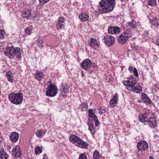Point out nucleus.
<instances>
[{"label": "nucleus", "mask_w": 159, "mask_h": 159, "mask_svg": "<svg viewBox=\"0 0 159 159\" xmlns=\"http://www.w3.org/2000/svg\"><path fill=\"white\" fill-rule=\"evenodd\" d=\"M99 10L102 13L111 11L115 6V0H102L100 2Z\"/></svg>", "instance_id": "obj_1"}, {"label": "nucleus", "mask_w": 159, "mask_h": 159, "mask_svg": "<svg viewBox=\"0 0 159 159\" xmlns=\"http://www.w3.org/2000/svg\"><path fill=\"white\" fill-rule=\"evenodd\" d=\"M4 53L6 56L8 57L10 59L14 58L15 55H16L17 58L19 60L21 59L22 58L21 49L18 47L15 48L13 46L7 47L6 48Z\"/></svg>", "instance_id": "obj_2"}, {"label": "nucleus", "mask_w": 159, "mask_h": 159, "mask_svg": "<svg viewBox=\"0 0 159 159\" xmlns=\"http://www.w3.org/2000/svg\"><path fill=\"white\" fill-rule=\"evenodd\" d=\"M70 141L77 146L83 148H87L88 146V144L84 141L78 136L75 135H71L70 137Z\"/></svg>", "instance_id": "obj_3"}, {"label": "nucleus", "mask_w": 159, "mask_h": 159, "mask_svg": "<svg viewBox=\"0 0 159 159\" xmlns=\"http://www.w3.org/2000/svg\"><path fill=\"white\" fill-rule=\"evenodd\" d=\"M8 98L11 103L16 105H19L22 102L23 94L20 93H11L9 95Z\"/></svg>", "instance_id": "obj_4"}, {"label": "nucleus", "mask_w": 159, "mask_h": 159, "mask_svg": "<svg viewBox=\"0 0 159 159\" xmlns=\"http://www.w3.org/2000/svg\"><path fill=\"white\" fill-rule=\"evenodd\" d=\"M58 92L57 86L51 84L48 87L46 91V95L48 97H53L56 95Z\"/></svg>", "instance_id": "obj_5"}, {"label": "nucleus", "mask_w": 159, "mask_h": 159, "mask_svg": "<svg viewBox=\"0 0 159 159\" xmlns=\"http://www.w3.org/2000/svg\"><path fill=\"white\" fill-rule=\"evenodd\" d=\"M104 42L107 45L110 46L114 43L115 40L114 38L111 35L106 34L103 39Z\"/></svg>", "instance_id": "obj_6"}, {"label": "nucleus", "mask_w": 159, "mask_h": 159, "mask_svg": "<svg viewBox=\"0 0 159 159\" xmlns=\"http://www.w3.org/2000/svg\"><path fill=\"white\" fill-rule=\"evenodd\" d=\"M137 148L139 151H146L148 148V144L146 141L144 140L141 141L138 143Z\"/></svg>", "instance_id": "obj_7"}, {"label": "nucleus", "mask_w": 159, "mask_h": 159, "mask_svg": "<svg viewBox=\"0 0 159 159\" xmlns=\"http://www.w3.org/2000/svg\"><path fill=\"white\" fill-rule=\"evenodd\" d=\"M137 83L136 80L134 79L131 78L126 81H125L123 83L124 84L127 86V88L129 90L132 89L133 87Z\"/></svg>", "instance_id": "obj_8"}, {"label": "nucleus", "mask_w": 159, "mask_h": 159, "mask_svg": "<svg viewBox=\"0 0 159 159\" xmlns=\"http://www.w3.org/2000/svg\"><path fill=\"white\" fill-rule=\"evenodd\" d=\"M92 64V61L89 59H86L83 61L81 65L83 69L87 70L90 68Z\"/></svg>", "instance_id": "obj_9"}, {"label": "nucleus", "mask_w": 159, "mask_h": 159, "mask_svg": "<svg viewBox=\"0 0 159 159\" xmlns=\"http://www.w3.org/2000/svg\"><path fill=\"white\" fill-rule=\"evenodd\" d=\"M12 154L13 157H20L22 155V153L20 147L16 146L13 148L12 151Z\"/></svg>", "instance_id": "obj_10"}, {"label": "nucleus", "mask_w": 159, "mask_h": 159, "mask_svg": "<svg viewBox=\"0 0 159 159\" xmlns=\"http://www.w3.org/2000/svg\"><path fill=\"white\" fill-rule=\"evenodd\" d=\"M152 114L149 112H146L143 114L140 115L139 118L140 121L142 122H144L148 120V118Z\"/></svg>", "instance_id": "obj_11"}, {"label": "nucleus", "mask_w": 159, "mask_h": 159, "mask_svg": "<svg viewBox=\"0 0 159 159\" xmlns=\"http://www.w3.org/2000/svg\"><path fill=\"white\" fill-rule=\"evenodd\" d=\"M89 42V46L92 47L93 49L96 50L99 46V44L95 38H91Z\"/></svg>", "instance_id": "obj_12"}, {"label": "nucleus", "mask_w": 159, "mask_h": 159, "mask_svg": "<svg viewBox=\"0 0 159 159\" xmlns=\"http://www.w3.org/2000/svg\"><path fill=\"white\" fill-rule=\"evenodd\" d=\"M118 95L116 93H115L113 98L111 100L110 102L109 105L112 108L116 106L118 101Z\"/></svg>", "instance_id": "obj_13"}, {"label": "nucleus", "mask_w": 159, "mask_h": 159, "mask_svg": "<svg viewBox=\"0 0 159 159\" xmlns=\"http://www.w3.org/2000/svg\"><path fill=\"white\" fill-rule=\"evenodd\" d=\"M120 29L118 27H110L108 30V31L109 33L111 34H118L120 33Z\"/></svg>", "instance_id": "obj_14"}, {"label": "nucleus", "mask_w": 159, "mask_h": 159, "mask_svg": "<svg viewBox=\"0 0 159 159\" xmlns=\"http://www.w3.org/2000/svg\"><path fill=\"white\" fill-rule=\"evenodd\" d=\"M148 125L149 127L152 128H154L157 125L156 119L151 117L148 120Z\"/></svg>", "instance_id": "obj_15"}, {"label": "nucleus", "mask_w": 159, "mask_h": 159, "mask_svg": "<svg viewBox=\"0 0 159 159\" xmlns=\"http://www.w3.org/2000/svg\"><path fill=\"white\" fill-rule=\"evenodd\" d=\"M10 138L13 142H16L19 139V134L16 132H12L10 135Z\"/></svg>", "instance_id": "obj_16"}, {"label": "nucleus", "mask_w": 159, "mask_h": 159, "mask_svg": "<svg viewBox=\"0 0 159 159\" xmlns=\"http://www.w3.org/2000/svg\"><path fill=\"white\" fill-rule=\"evenodd\" d=\"M60 90L61 91L63 96H65V95L63 93H67L69 92L68 87L66 84L64 85L62 84L60 88Z\"/></svg>", "instance_id": "obj_17"}, {"label": "nucleus", "mask_w": 159, "mask_h": 159, "mask_svg": "<svg viewBox=\"0 0 159 159\" xmlns=\"http://www.w3.org/2000/svg\"><path fill=\"white\" fill-rule=\"evenodd\" d=\"M79 18L81 21H86L89 20V16L85 13H81L79 14Z\"/></svg>", "instance_id": "obj_18"}, {"label": "nucleus", "mask_w": 159, "mask_h": 159, "mask_svg": "<svg viewBox=\"0 0 159 159\" xmlns=\"http://www.w3.org/2000/svg\"><path fill=\"white\" fill-rule=\"evenodd\" d=\"M142 100L146 104H149L151 103V100L147 95L143 93L141 95Z\"/></svg>", "instance_id": "obj_19"}, {"label": "nucleus", "mask_w": 159, "mask_h": 159, "mask_svg": "<svg viewBox=\"0 0 159 159\" xmlns=\"http://www.w3.org/2000/svg\"><path fill=\"white\" fill-rule=\"evenodd\" d=\"M1 159H8V155L4 151L3 148L0 150Z\"/></svg>", "instance_id": "obj_20"}, {"label": "nucleus", "mask_w": 159, "mask_h": 159, "mask_svg": "<svg viewBox=\"0 0 159 159\" xmlns=\"http://www.w3.org/2000/svg\"><path fill=\"white\" fill-rule=\"evenodd\" d=\"M22 16L24 18L28 19L31 15V11L27 9L22 12Z\"/></svg>", "instance_id": "obj_21"}, {"label": "nucleus", "mask_w": 159, "mask_h": 159, "mask_svg": "<svg viewBox=\"0 0 159 159\" xmlns=\"http://www.w3.org/2000/svg\"><path fill=\"white\" fill-rule=\"evenodd\" d=\"M124 35L122 33L120 35L118 38V41L120 43L122 44L125 43L128 39L124 36Z\"/></svg>", "instance_id": "obj_22"}, {"label": "nucleus", "mask_w": 159, "mask_h": 159, "mask_svg": "<svg viewBox=\"0 0 159 159\" xmlns=\"http://www.w3.org/2000/svg\"><path fill=\"white\" fill-rule=\"evenodd\" d=\"M44 76L43 73L37 71L35 74V78L38 80L40 81L42 80Z\"/></svg>", "instance_id": "obj_23"}, {"label": "nucleus", "mask_w": 159, "mask_h": 159, "mask_svg": "<svg viewBox=\"0 0 159 159\" xmlns=\"http://www.w3.org/2000/svg\"><path fill=\"white\" fill-rule=\"evenodd\" d=\"M46 131V130L44 129H41L38 130L36 133V135L38 137H42L45 134Z\"/></svg>", "instance_id": "obj_24"}, {"label": "nucleus", "mask_w": 159, "mask_h": 159, "mask_svg": "<svg viewBox=\"0 0 159 159\" xmlns=\"http://www.w3.org/2000/svg\"><path fill=\"white\" fill-rule=\"evenodd\" d=\"M133 88L132 89H131L130 90L137 93L140 92L142 90V87L140 86L138 84H136Z\"/></svg>", "instance_id": "obj_25"}, {"label": "nucleus", "mask_w": 159, "mask_h": 159, "mask_svg": "<svg viewBox=\"0 0 159 159\" xmlns=\"http://www.w3.org/2000/svg\"><path fill=\"white\" fill-rule=\"evenodd\" d=\"M150 23L152 25L156 27H159V19L156 18L151 20Z\"/></svg>", "instance_id": "obj_26"}, {"label": "nucleus", "mask_w": 159, "mask_h": 159, "mask_svg": "<svg viewBox=\"0 0 159 159\" xmlns=\"http://www.w3.org/2000/svg\"><path fill=\"white\" fill-rule=\"evenodd\" d=\"M89 129L92 134H94L96 132V129L94 127V124L93 123H91L89 124Z\"/></svg>", "instance_id": "obj_27"}, {"label": "nucleus", "mask_w": 159, "mask_h": 159, "mask_svg": "<svg viewBox=\"0 0 159 159\" xmlns=\"http://www.w3.org/2000/svg\"><path fill=\"white\" fill-rule=\"evenodd\" d=\"M6 76L8 81L11 82L13 80V75L12 73L10 71L7 73Z\"/></svg>", "instance_id": "obj_28"}, {"label": "nucleus", "mask_w": 159, "mask_h": 159, "mask_svg": "<svg viewBox=\"0 0 159 159\" xmlns=\"http://www.w3.org/2000/svg\"><path fill=\"white\" fill-rule=\"evenodd\" d=\"M89 114L88 116L89 117L92 118L93 120L97 119V117L96 116L95 114L93 112L92 109H89L88 110Z\"/></svg>", "instance_id": "obj_29"}, {"label": "nucleus", "mask_w": 159, "mask_h": 159, "mask_svg": "<svg viewBox=\"0 0 159 159\" xmlns=\"http://www.w3.org/2000/svg\"><path fill=\"white\" fill-rule=\"evenodd\" d=\"M123 34H125L124 36H125L128 39L129 37H131L132 35V33L129 30H125Z\"/></svg>", "instance_id": "obj_30"}, {"label": "nucleus", "mask_w": 159, "mask_h": 159, "mask_svg": "<svg viewBox=\"0 0 159 159\" xmlns=\"http://www.w3.org/2000/svg\"><path fill=\"white\" fill-rule=\"evenodd\" d=\"M32 28L31 26L26 28L25 30V35H30L32 33Z\"/></svg>", "instance_id": "obj_31"}, {"label": "nucleus", "mask_w": 159, "mask_h": 159, "mask_svg": "<svg viewBox=\"0 0 159 159\" xmlns=\"http://www.w3.org/2000/svg\"><path fill=\"white\" fill-rule=\"evenodd\" d=\"M65 23L57 22L56 24V28L57 30L61 29L64 28Z\"/></svg>", "instance_id": "obj_32"}, {"label": "nucleus", "mask_w": 159, "mask_h": 159, "mask_svg": "<svg viewBox=\"0 0 159 159\" xmlns=\"http://www.w3.org/2000/svg\"><path fill=\"white\" fill-rule=\"evenodd\" d=\"M93 157L94 159H99L100 157V155L98 151H94L93 154Z\"/></svg>", "instance_id": "obj_33"}, {"label": "nucleus", "mask_w": 159, "mask_h": 159, "mask_svg": "<svg viewBox=\"0 0 159 159\" xmlns=\"http://www.w3.org/2000/svg\"><path fill=\"white\" fill-rule=\"evenodd\" d=\"M80 107L82 111L86 110L87 109L88 104L85 103H82L80 105Z\"/></svg>", "instance_id": "obj_34"}, {"label": "nucleus", "mask_w": 159, "mask_h": 159, "mask_svg": "<svg viewBox=\"0 0 159 159\" xmlns=\"http://www.w3.org/2000/svg\"><path fill=\"white\" fill-rule=\"evenodd\" d=\"M42 152V149L41 147L37 146L35 149V153L36 155L40 154Z\"/></svg>", "instance_id": "obj_35"}, {"label": "nucleus", "mask_w": 159, "mask_h": 159, "mask_svg": "<svg viewBox=\"0 0 159 159\" xmlns=\"http://www.w3.org/2000/svg\"><path fill=\"white\" fill-rule=\"evenodd\" d=\"M128 24L132 28H135L137 26L136 22L134 20L128 22Z\"/></svg>", "instance_id": "obj_36"}, {"label": "nucleus", "mask_w": 159, "mask_h": 159, "mask_svg": "<svg viewBox=\"0 0 159 159\" xmlns=\"http://www.w3.org/2000/svg\"><path fill=\"white\" fill-rule=\"evenodd\" d=\"M148 4L151 6H154L156 4V2L155 0H149Z\"/></svg>", "instance_id": "obj_37"}, {"label": "nucleus", "mask_w": 159, "mask_h": 159, "mask_svg": "<svg viewBox=\"0 0 159 159\" xmlns=\"http://www.w3.org/2000/svg\"><path fill=\"white\" fill-rule=\"evenodd\" d=\"M65 19L63 16H61L58 18V22L63 23H65Z\"/></svg>", "instance_id": "obj_38"}, {"label": "nucleus", "mask_w": 159, "mask_h": 159, "mask_svg": "<svg viewBox=\"0 0 159 159\" xmlns=\"http://www.w3.org/2000/svg\"><path fill=\"white\" fill-rule=\"evenodd\" d=\"M78 159H87L86 154L85 153L80 154Z\"/></svg>", "instance_id": "obj_39"}, {"label": "nucleus", "mask_w": 159, "mask_h": 159, "mask_svg": "<svg viewBox=\"0 0 159 159\" xmlns=\"http://www.w3.org/2000/svg\"><path fill=\"white\" fill-rule=\"evenodd\" d=\"M148 31L147 30L144 31L142 34V37L143 38L147 37L148 35Z\"/></svg>", "instance_id": "obj_40"}, {"label": "nucleus", "mask_w": 159, "mask_h": 159, "mask_svg": "<svg viewBox=\"0 0 159 159\" xmlns=\"http://www.w3.org/2000/svg\"><path fill=\"white\" fill-rule=\"evenodd\" d=\"M43 41H44L43 39L40 37H39L37 40V43L40 44H42L43 43Z\"/></svg>", "instance_id": "obj_41"}, {"label": "nucleus", "mask_w": 159, "mask_h": 159, "mask_svg": "<svg viewBox=\"0 0 159 159\" xmlns=\"http://www.w3.org/2000/svg\"><path fill=\"white\" fill-rule=\"evenodd\" d=\"M133 72L134 75L137 77H138L139 76V75L138 74V71L137 70V69L135 68H134L133 70Z\"/></svg>", "instance_id": "obj_42"}, {"label": "nucleus", "mask_w": 159, "mask_h": 159, "mask_svg": "<svg viewBox=\"0 0 159 159\" xmlns=\"http://www.w3.org/2000/svg\"><path fill=\"white\" fill-rule=\"evenodd\" d=\"M4 31L3 30L0 31V38L2 39L4 38Z\"/></svg>", "instance_id": "obj_43"}, {"label": "nucleus", "mask_w": 159, "mask_h": 159, "mask_svg": "<svg viewBox=\"0 0 159 159\" xmlns=\"http://www.w3.org/2000/svg\"><path fill=\"white\" fill-rule=\"evenodd\" d=\"M50 0H39L40 3H46L49 1Z\"/></svg>", "instance_id": "obj_44"}, {"label": "nucleus", "mask_w": 159, "mask_h": 159, "mask_svg": "<svg viewBox=\"0 0 159 159\" xmlns=\"http://www.w3.org/2000/svg\"><path fill=\"white\" fill-rule=\"evenodd\" d=\"M5 48L4 46L2 44H0V52Z\"/></svg>", "instance_id": "obj_45"}, {"label": "nucleus", "mask_w": 159, "mask_h": 159, "mask_svg": "<svg viewBox=\"0 0 159 159\" xmlns=\"http://www.w3.org/2000/svg\"><path fill=\"white\" fill-rule=\"evenodd\" d=\"M134 68L133 66H130L128 68V70L130 72L132 73L133 71Z\"/></svg>", "instance_id": "obj_46"}, {"label": "nucleus", "mask_w": 159, "mask_h": 159, "mask_svg": "<svg viewBox=\"0 0 159 159\" xmlns=\"http://www.w3.org/2000/svg\"><path fill=\"white\" fill-rule=\"evenodd\" d=\"M93 120L95 121V126H98L99 124V122L98 120L97 119H97H96V120Z\"/></svg>", "instance_id": "obj_47"}, {"label": "nucleus", "mask_w": 159, "mask_h": 159, "mask_svg": "<svg viewBox=\"0 0 159 159\" xmlns=\"http://www.w3.org/2000/svg\"><path fill=\"white\" fill-rule=\"evenodd\" d=\"M42 159H48L47 156L46 154H43V158Z\"/></svg>", "instance_id": "obj_48"}, {"label": "nucleus", "mask_w": 159, "mask_h": 159, "mask_svg": "<svg viewBox=\"0 0 159 159\" xmlns=\"http://www.w3.org/2000/svg\"><path fill=\"white\" fill-rule=\"evenodd\" d=\"M101 109H102V108H100L99 109V113L100 114H103L104 112V111H101Z\"/></svg>", "instance_id": "obj_49"}, {"label": "nucleus", "mask_w": 159, "mask_h": 159, "mask_svg": "<svg viewBox=\"0 0 159 159\" xmlns=\"http://www.w3.org/2000/svg\"><path fill=\"white\" fill-rule=\"evenodd\" d=\"M101 110H103L104 111V112L105 111V109L104 108H102Z\"/></svg>", "instance_id": "obj_50"}, {"label": "nucleus", "mask_w": 159, "mask_h": 159, "mask_svg": "<svg viewBox=\"0 0 159 159\" xmlns=\"http://www.w3.org/2000/svg\"><path fill=\"white\" fill-rule=\"evenodd\" d=\"M149 159H153V158L152 157L150 156L149 157Z\"/></svg>", "instance_id": "obj_51"}, {"label": "nucleus", "mask_w": 159, "mask_h": 159, "mask_svg": "<svg viewBox=\"0 0 159 159\" xmlns=\"http://www.w3.org/2000/svg\"><path fill=\"white\" fill-rule=\"evenodd\" d=\"M43 47V45L40 46L39 47L41 49H42V47Z\"/></svg>", "instance_id": "obj_52"}, {"label": "nucleus", "mask_w": 159, "mask_h": 159, "mask_svg": "<svg viewBox=\"0 0 159 159\" xmlns=\"http://www.w3.org/2000/svg\"><path fill=\"white\" fill-rule=\"evenodd\" d=\"M157 45L159 46V42L157 43Z\"/></svg>", "instance_id": "obj_53"}]
</instances>
